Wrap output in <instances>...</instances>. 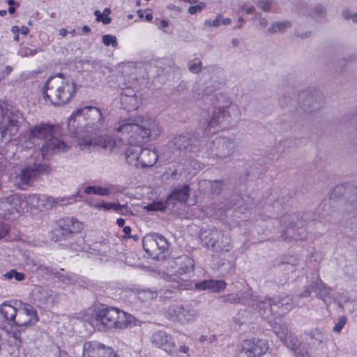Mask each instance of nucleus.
I'll list each match as a JSON object with an SVG mask.
<instances>
[{
  "mask_svg": "<svg viewBox=\"0 0 357 357\" xmlns=\"http://www.w3.org/2000/svg\"><path fill=\"white\" fill-rule=\"evenodd\" d=\"M83 357H117L114 350L97 341L86 342L83 344Z\"/></svg>",
  "mask_w": 357,
  "mask_h": 357,
  "instance_id": "f3484780",
  "label": "nucleus"
},
{
  "mask_svg": "<svg viewBox=\"0 0 357 357\" xmlns=\"http://www.w3.org/2000/svg\"><path fill=\"white\" fill-rule=\"evenodd\" d=\"M273 1L271 0H259L257 6L264 11H268L271 9V6Z\"/></svg>",
  "mask_w": 357,
  "mask_h": 357,
  "instance_id": "8fccbe9b",
  "label": "nucleus"
},
{
  "mask_svg": "<svg viewBox=\"0 0 357 357\" xmlns=\"http://www.w3.org/2000/svg\"><path fill=\"white\" fill-rule=\"evenodd\" d=\"M49 167L40 162H34L21 169L20 174L15 176V185L23 190H27L33 185L38 176L44 172L48 171Z\"/></svg>",
  "mask_w": 357,
  "mask_h": 357,
  "instance_id": "6e6552de",
  "label": "nucleus"
},
{
  "mask_svg": "<svg viewBox=\"0 0 357 357\" xmlns=\"http://www.w3.org/2000/svg\"><path fill=\"white\" fill-rule=\"evenodd\" d=\"M226 282L223 280H206L195 284V287L198 291L210 290L212 292H219L226 287Z\"/></svg>",
  "mask_w": 357,
  "mask_h": 357,
  "instance_id": "bb28decb",
  "label": "nucleus"
},
{
  "mask_svg": "<svg viewBox=\"0 0 357 357\" xmlns=\"http://www.w3.org/2000/svg\"><path fill=\"white\" fill-rule=\"evenodd\" d=\"M26 202L31 207L37 208L39 206L40 197L36 194L29 195L26 197Z\"/></svg>",
  "mask_w": 357,
  "mask_h": 357,
  "instance_id": "a18cd8bd",
  "label": "nucleus"
},
{
  "mask_svg": "<svg viewBox=\"0 0 357 357\" xmlns=\"http://www.w3.org/2000/svg\"><path fill=\"white\" fill-rule=\"evenodd\" d=\"M114 211L122 215H127L131 213V210L126 204H120L119 203H116Z\"/></svg>",
  "mask_w": 357,
  "mask_h": 357,
  "instance_id": "49530a36",
  "label": "nucleus"
},
{
  "mask_svg": "<svg viewBox=\"0 0 357 357\" xmlns=\"http://www.w3.org/2000/svg\"><path fill=\"white\" fill-rule=\"evenodd\" d=\"M107 127L105 118L99 109L85 107L77 109L68 119L69 132L77 138L82 150L91 146H100L112 150L116 146L115 140L109 135H98V132Z\"/></svg>",
  "mask_w": 357,
  "mask_h": 357,
  "instance_id": "f03ea898",
  "label": "nucleus"
},
{
  "mask_svg": "<svg viewBox=\"0 0 357 357\" xmlns=\"http://www.w3.org/2000/svg\"><path fill=\"white\" fill-rule=\"evenodd\" d=\"M205 244L208 248H211L215 252L229 251L230 248L229 238L220 234L217 231L211 232L210 236H206Z\"/></svg>",
  "mask_w": 357,
  "mask_h": 357,
  "instance_id": "aec40b11",
  "label": "nucleus"
},
{
  "mask_svg": "<svg viewBox=\"0 0 357 357\" xmlns=\"http://www.w3.org/2000/svg\"><path fill=\"white\" fill-rule=\"evenodd\" d=\"M128 322L130 321L127 319L124 312L109 307L99 309L91 319V324L98 330L125 328Z\"/></svg>",
  "mask_w": 357,
  "mask_h": 357,
  "instance_id": "39448f33",
  "label": "nucleus"
},
{
  "mask_svg": "<svg viewBox=\"0 0 357 357\" xmlns=\"http://www.w3.org/2000/svg\"><path fill=\"white\" fill-rule=\"evenodd\" d=\"M201 144L195 136L179 135L169 141L167 151L176 155L183 153H195L199 150Z\"/></svg>",
  "mask_w": 357,
  "mask_h": 357,
  "instance_id": "9d476101",
  "label": "nucleus"
},
{
  "mask_svg": "<svg viewBox=\"0 0 357 357\" xmlns=\"http://www.w3.org/2000/svg\"><path fill=\"white\" fill-rule=\"evenodd\" d=\"M305 334L309 337V339L313 342L314 344L316 343L319 344L323 342L324 334L318 328L313 329L310 332L305 333Z\"/></svg>",
  "mask_w": 357,
  "mask_h": 357,
  "instance_id": "e433bc0d",
  "label": "nucleus"
},
{
  "mask_svg": "<svg viewBox=\"0 0 357 357\" xmlns=\"http://www.w3.org/2000/svg\"><path fill=\"white\" fill-rule=\"evenodd\" d=\"M218 103L219 100L216 103H213V107H209L207 109H202L200 112L199 125L205 135L214 133V131H211V129L220 126H225L227 122L229 121V109L225 106L218 105Z\"/></svg>",
  "mask_w": 357,
  "mask_h": 357,
  "instance_id": "423d86ee",
  "label": "nucleus"
},
{
  "mask_svg": "<svg viewBox=\"0 0 357 357\" xmlns=\"http://www.w3.org/2000/svg\"><path fill=\"white\" fill-rule=\"evenodd\" d=\"M307 220L300 218V213H287L281 219L282 234L280 238L282 240L299 241L304 239L306 231L303 228Z\"/></svg>",
  "mask_w": 357,
  "mask_h": 357,
  "instance_id": "0eeeda50",
  "label": "nucleus"
},
{
  "mask_svg": "<svg viewBox=\"0 0 357 357\" xmlns=\"http://www.w3.org/2000/svg\"><path fill=\"white\" fill-rule=\"evenodd\" d=\"M116 224L119 227H122L125 225V220L123 218H118L116 220Z\"/></svg>",
  "mask_w": 357,
  "mask_h": 357,
  "instance_id": "774afa93",
  "label": "nucleus"
},
{
  "mask_svg": "<svg viewBox=\"0 0 357 357\" xmlns=\"http://www.w3.org/2000/svg\"><path fill=\"white\" fill-rule=\"evenodd\" d=\"M76 91L75 84L69 77L58 73L50 77L43 87L44 100L54 105L68 103Z\"/></svg>",
  "mask_w": 357,
  "mask_h": 357,
  "instance_id": "7ed1b4c3",
  "label": "nucleus"
},
{
  "mask_svg": "<svg viewBox=\"0 0 357 357\" xmlns=\"http://www.w3.org/2000/svg\"><path fill=\"white\" fill-rule=\"evenodd\" d=\"M120 102L123 109L128 112L137 109L140 104L135 91L131 88H126L121 92Z\"/></svg>",
  "mask_w": 357,
  "mask_h": 357,
  "instance_id": "5701e85b",
  "label": "nucleus"
},
{
  "mask_svg": "<svg viewBox=\"0 0 357 357\" xmlns=\"http://www.w3.org/2000/svg\"><path fill=\"white\" fill-rule=\"evenodd\" d=\"M204 183L210 187V190L212 194L219 195L222 189L223 181L221 180L217 181H205Z\"/></svg>",
  "mask_w": 357,
  "mask_h": 357,
  "instance_id": "4c0bfd02",
  "label": "nucleus"
},
{
  "mask_svg": "<svg viewBox=\"0 0 357 357\" xmlns=\"http://www.w3.org/2000/svg\"><path fill=\"white\" fill-rule=\"evenodd\" d=\"M54 276L59 281H61L67 285L73 284L77 281V276L75 275L65 273L57 271L54 273Z\"/></svg>",
  "mask_w": 357,
  "mask_h": 357,
  "instance_id": "72a5a7b5",
  "label": "nucleus"
},
{
  "mask_svg": "<svg viewBox=\"0 0 357 357\" xmlns=\"http://www.w3.org/2000/svg\"><path fill=\"white\" fill-rule=\"evenodd\" d=\"M252 295L250 291L246 292L239 291L222 296L220 300L223 303L231 304H248L249 297Z\"/></svg>",
  "mask_w": 357,
  "mask_h": 357,
  "instance_id": "cd10ccee",
  "label": "nucleus"
},
{
  "mask_svg": "<svg viewBox=\"0 0 357 357\" xmlns=\"http://www.w3.org/2000/svg\"><path fill=\"white\" fill-rule=\"evenodd\" d=\"M295 34L297 37H300L303 39H305V38H310L312 35V33L310 31H306L302 32L301 33L297 32Z\"/></svg>",
  "mask_w": 357,
  "mask_h": 357,
  "instance_id": "bf43d9fd",
  "label": "nucleus"
},
{
  "mask_svg": "<svg viewBox=\"0 0 357 357\" xmlns=\"http://www.w3.org/2000/svg\"><path fill=\"white\" fill-rule=\"evenodd\" d=\"M35 298L41 305L47 307L52 306L58 300L57 292L48 288L39 287L35 293Z\"/></svg>",
  "mask_w": 357,
  "mask_h": 357,
  "instance_id": "393cba45",
  "label": "nucleus"
},
{
  "mask_svg": "<svg viewBox=\"0 0 357 357\" xmlns=\"http://www.w3.org/2000/svg\"><path fill=\"white\" fill-rule=\"evenodd\" d=\"M237 147L236 142L230 138L218 137L209 146V154L213 158L224 160L231 156Z\"/></svg>",
  "mask_w": 357,
  "mask_h": 357,
  "instance_id": "4468645a",
  "label": "nucleus"
},
{
  "mask_svg": "<svg viewBox=\"0 0 357 357\" xmlns=\"http://www.w3.org/2000/svg\"><path fill=\"white\" fill-rule=\"evenodd\" d=\"M8 124L0 130L1 137L4 139L8 135L9 137H11L17 132L19 127L23 121V116L18 110H11L8 115Z\"/></svg>",
  "mask_w": 357,
  "mask_h": 357,
  "instance_id": "412c9836",
  "label": "nucleus"
},
{
  "mask_svg": "<svg viewBox=\"0 0 357 357\" xmlns=\"http://www.w3.org/2000/svg\"><path fill=\"white\" fill-rule=\"evenodd\" d=\"M178 280H176V278H174V280L172 281V284L167 287L165 289H160L158 292L149 290L148 292L151 294L150 298H155L159 294L160 298L167 299L172 298L178 291L192 289V284L189 282L179 277H178Z\"/></svg>",
  "mask_w": 357,
  "mask_h": 357,
  "instance_id": "a211bd4d",
  "label": "nucleus"
},
{
  "mask_svg": "<svg viewBox=\"0 0 357 357\" xmlns=\"http://www.w3.org/2000/svg\"><path fill=\"white\" fill-rule=\"evenodd\" d=\"M342 14L345 20H351L353 22L357 23V13L351 14L349 9L345 8L342 10Z\"/></svg>",
  "mask_w": 357,
  "mask_h": 357,
  "instance_id": "09e8293b",
  "label": "nucleus"
},
{
  "mask_svg": "<svg viewBox=\"0 0 357 357\" xmlns=\"http://www.w3.org/2000/svg\"><path fill=\"white\" fill-rule=\"evenodd\" d=\"M291 26L289 21L277 22L271 24L268 29L269 33H273L276 32H284L288 27Z\"/></svg>",
  "mask_w": 357,
  "mask_h": 357,
  "instance_id": "c9c22d12",
  "label": "nucleus"
},
{
  "mask_svg": "<svg viewBox=\"0 0 357 357\" xmlns=\"http://www.w3.org/2000/svg\"><path fill=\"white\" fill-rule=\"evenodd\" d=\"M345 213H354V216L357 218V190H355L353 197H349L345 203L344 209Z\"/></svg>",
  "mask_w": 357,
  "mask_h": 357,
  "instance_id": "2f4dec72",
  "label": "nucleus"
},
{
  "mask_svg": "<svg viewBox=\"0 0 357 357\" xmlns=\"http://www.w3.org/2000/svg\"><path fill=\"white\" fill-rule=\"evenodd\" d=\"M173 262L178 266L177 272L181 275H187L194 271V260L186 255L176 257Z\"/></svg>",
  "mask_w": 357,
  "mask_h": 357,
  "instance_id": "a878e982",
  "label": "nucleus"
},
{
  "mask_svg": "<svg viewBox=\"0 0 357 357\" xmlns=\"http://www.w3.org/2000/svg\"><path fill=\"white\" fill-rule=\"evenodd\" d=\"M326 13V10L325 6L321 4H318L312 10L310 15L313 18L320 20L325 17Z\"/></svg>",
  "mask_w": 357,
  "mask_h": 357,
  "instance_id": "ea45409f",
  "label": "nucleus"
},
{
  "mask_svg": "<svg viewBox=\"0 0 357 357\" xmlns=\"http://www.w3.org/2000/svg\"><path fill=\"white\" fill-rule=\"evenodd\" d=\"M284 305V301L278 298H266L252 294L249 297L248 301V305L257 309L265 319L273 316L275 307H280Z\"/></svg>",
  "mask_w": 357,
  "mask_h": 357,
  "instance_id": "9b49d317",
  "label": "nucleus"
},
{
  "mask_svg": "<svg viewBox=\"0 0 357 357\" xmlns=\"http://www.w3.org/2000/svg\"><path fill=\"white\" fill-rule=\"evenodd\" d=\"M221 20H222V15H218L214 20H213V21L206 20L204 24L206 26H208L218 27L222 24Z\"/></svg>",
  "mask_w": 357,
  "mask_h": 357,
  "instance_id": "864d4df0",
  "label": "nucleus"
},
{
  "mask_svg": "<svg viewBox=\"0 0 357 357\" xmlns=\"http://www.w3.org/2000/svg\"><path fill=\"white\" fill-rule=\"evenodd\" d=\"M205 6L206 5L204 3L200 2L199 4L190 6L188 8V12L190 14L194 15L198 12L202 11L204 9V8H205Z\"/></svg>",
  "mask_w": 357,
  "mask_h": 357,
  "instance_id": "603ef678",
  "label": "nucleus"
},
{
  "mask_svg": "<svg viewBox=\"0 0 357 357\" xmlns=\"http://www.w3.org/2000/svg\"><path fill=\"white\" fill-rule=\"evenodd\" d=\"M123 231L124 233L123 238H128V236L130 235L131 233V228L129 226H126L123 229Z\"/></svg>",
  "mask_w": 357,
  "mask_h": 357,
  "instance_id": "e2e57ef3",
  "label": "nucleus"
},
{
  "mask_svg": "<svg viewBox=\"0 0 357 357\" xmlns=\"http://www.w3.org/2000/svg\"><path fill=\"white\" fill-rule=\"evenodd\" d=\"M36 54V50L30 49L27 47H22L18 52L21 56H29Z\"/></svg>",
  "mask_w": 357,
  "mask_h": 357,
  "instance_id": "3c124183",
  "label": "nucleus"
},
{
  "mask_svg": "<svg viewBox=\"0 0 357 357\" xmlns=\"http://www.w3.org/2000/svg\"><path fill=\"white\" fill-rule=\"evenodd\" d=\"M38 321L37 312L34 307L28 303H23L18 309L15 324L18 326H28L33 325Z\"/></svg>",
  "mask_w": 357,
  "mask_h": 357,
  "instance_id": "6ab92c4d",
  "label": "nucleus"
},
{
  "mask_svg": "<svg viewBox=\"0 0 357 357\" xmlns=\"http://www.w3.org/2000/svg\"><path fill=\"white\" fill-rule=\"evenodd\" d=\"M295 357H312L310 354L305 349H302L300 351H297Z\"/></svg>",
  "mask_w": 357,
  "mask_h": 357,
  "instance_id": "13d9d810",
  "label": "nucleus"
},
{
  "mask_svg": "<svg viewBox=\"0 0 357 357\" xmlns=\"http://www.w3.org/2000/svg\"><path fill=\"white\" fill-rule=\"evenodd\" d=\"M84 192L85 194H93L101 196H109L111 193V189L97 185L87 186L84 188Z\"/></svg>",
  "mask_w": 357,
  "mask_h": 357,
  "instance_id": "473e14b6",
  "label": "nucleus"
},
{
  "mask_svg": "<svg viewBox=\"0 0 357 357\" xmlns=\"http://www.w3.org/2000/svg\"><path fill=\"white\" fill-rule=\"evenodd\" d=\"M71 200H74V199H72V198H59L56 199V201L55 202V203L56 204H59V205H61V206H64V205H67L68 204H71L72 202H70Z\"/></svg>",
  "mask_w": 357,
  "mask_h": 357,
  "instance_id": "4d7b16f0",
  "label": "nucleus"
},
{
  "mask_svg": "<svg viewBox=\"0 0 357 357\" xmlns=\"http://www.w3.org/2000/svg\"><path fill=\"white\" fill-rule=\"evenodd\" d=\"M116 203L105 202L103 201L98 202L95 204L94 207L97 208H103L105 211L113 210L116 207Z\"/></svg>",
  "mask_w": 357,
  "mask_h": 357,
  "instance_id": "c03bdc74",
  "label": "nucleus"
},
{
  "mask_svg": "<svg viewBox=\"0 0 357 357\" xmlns=\"http://www.w3.org/2000/svg\"><path fill=\"white\" fill-rule=\"evenodd\" d=\"M13 71V68L10 66H6L1 74L3 77L8 76Z\"/></svg>",
  "mask_w": 357,
  "mask_h": 357,
  "instance_id": "052dcab7",
  "label": "nucleus"
},
{
  "mask_svg": "<svg viewBox=\"0 0 357 357\" xmlns=\"http://www.w3.org/2000/svg\"><path fill=\"white\" fill-rule=\"evenodd\" d=\"M4 277L7 279L15 278L17 281H22L24 279L25 275L23 273L17 272L16 270L12 269L5 273Z\"/></svg>",
  "mask_w": 357,
  "mask_h": 357,
  "instance_id": "37998d69",
  "label": "nucleus"
},
{
  "mask_svg": "<svg viewBox=\"0 0 357 357\" xmlns=\"http://www.w3.org/2000/svg\"><path fill=\"white\" fill-rule=\"evenodd\" d=\"M37 269L42 271L43 273L46 274H50L54 275V273L56 271L54 270L52 268L46 266L45 265L39 264L37 266Z\"/></svg>",
  "mask_w": 357,
  "mask_h": 357,
  "instance_id": "5fc2aeb1",
  "label": "nucleus"
},
{
  "mask_svg": "<svg viewBox=\"0 0 357 357\" xmlns=\"http://www.w3.org/2000/svg\"><path fill=\"white\" fill-rule=\"evenodd\" d=\"M313 289H312L311 288V285L310 287H305V289L303 290V292H301L298 296H296L294 298V299H296L297 298H305V297H308L310 296L311 294V292Z\"/></svg>",
  "mask_w": 357,
  "mask_h": 357,
  "instance_id": "6e6d98bb",
  "label": "nucleus"
},
{
  "mask_svg": "<svg viewBox=\"0 0 357 357\" xmlns=\"http://www.w3.org/2000/svg\"><path fill=\"white\" fill-rule=\"evenodd\" d=\"M142 245L145 252L153 259L162 258L161 255L168 251L169 243L161 234L158 233L149 234L145 236L142 240Z\"/></svg>",
  "mask_w": 357,
  "mask_h": 357,
  "instance_id": "1a4fd4ad",
  "label": "nucleus"
},
{
  "mask_svg": "<svg viewBox=\"0 0 357 357\" xmlns=\"http://www.w3.org/2000/svg\"><path fill=\"white\" fill-rule=\"evenodd\" d=\"M17 312L18 309L17 310L15 307L6 302H4L0 305V313L6 319L13 321L14 324Z\"/></svg>",
  "mask_w": 357,
  "mask_h": 357,
  "instance_id": "c756f323",
  "label": "nucleus"
},
{
  "mask_svg": "<svg viewBox=\"0 0 357 357\" xmlns=\"http://www.w3.org/2000/svg\"><path fill=\"white\" fill-rule=\"evenodd\" d=\"M169 205V202L166 201H154L151 204H149L144 206V209L146 211H164Z\"/></svg>",
  "mask_w": 357,
  "mask_h": 357,
  "instance_id": "f704fd0d",
  "label": "nucleus"
},
{
  "mask_svg": "<svg viewBox=\"0 0 357 357\" xmlns=\"http://www.w3.org/2000/svg\"><path fill=\"white\" fill-rule=\"evenodd\" d=\"M102 43L105 46H112L116 47L118 46L117 38L115 36L110 34H105L102 36Z\"/></svg>",
  "mask_w": 357,
  "mask_h": 357,
  "instance_id": "79ce46f5",
  "label": "nucleus"
},
{
  "mask_svg": "<svg viewBox=\"0 0 357 357\" xmlns=\"http://www.w3.org/2000/svg\"><path fill=\"white\" fill-rule=\"evenodd\" d=\"M150 342L153 347L162 349L169 356H177L175 340L167 332L162 330L153 332L150 337Z\"/></svg>",
  "mask_w": 357,
  "mask_h": 357,
  "instance_id": "dca6fc26",
  "label": "nucleus"
},
{
  "mask_svg": "<svg viewBox=\"0 0 357 357\" xmlns=\"http://www.w3.org/2000/svg\"><path fill=\"white\" fill-rule=\"evenodd\" d=\"M114 130L121 133L122 139L129 144L125 151V156L130 165L145 168L156 163L158 155L155 151L142 148L141 145L151 137L156 138L160 135L161 130L155 120L142 117L125 119L115 124Z\"/></svg>",
  "mask_w": 357,
  "mask_h": 357,
  "instance_id": "f257e3e1",
  "label": "nucleus"
},
{
  "mask_svg": "<svg viewBox=\"0 0 357 357\" xmlns=\"http://www.w3.org/2000/svg\"><path fill=\"white\" fill-rule=\"evenodd\" d=\"M29 139L36 145L40 144L39 141H44L40 149L43 157L68 149L66 144L55 137L54 128L50 125L36 126L29 133Z\"/></svg>",
  "mask_w": 357,
  "mask_h": 357,
  "instance_id": "20e7f679",
  "label": "nucleus"
},
{
  "mask_svg": "<svg viewBox=\"0 0 357 357\" xmlns=\"http://www.w3.org/2000/svg\"><path fill=\"white\" fill-rule=\"evenodd\" d=\"M287 259V261H285L287 264H291L292 265H295L296 264V259L295 258H294L293 257H288L286 258Z\"/></svg>",
  "mask_w": 357,
  "mask_h": 357,
  "instance_id": "69168bd1",
  "label": "nucleus"
},
{
  "mask_svg": "<svg viewBox=\"0 0 357 357\" xmlns=\"http://www.w3.org/2000/svg\"><path fill=\"white\" fill-rule=\"evenodd\" d=\"M347 319L345 316H341L337 321V323L333 327V331L335 333H340L346 324Z\"/></svg>",
  "mask_w": 357,
  "mask_h": 357,
  "instance_id": "de8ad7c7",
  "label": "nucleus"
},
{
  "mask_svg": "<svg viewBox=\"0 0 357 357\" xmlns=\"http://www.w3.org/2000/svg\"><path fill=\"white\" fill-rule=\"evenodd\" d=\"M190 188L188 185L182 187L176 188L172 190L169 195L167 200L169 202L172 199H174L181 202H185L189 197Z\"/></svg>",
  "mask_w": 357,
  "mask_h": 357,
  "instance_id": "c85d7f7f",
  "label": "nucleus"
},
{
  "mask_svg": "<svg viewBox=\"0 0 357 357\" xmlns=\"http://www.w3.org/2000/svg\"><path fill=\"white\" fill-rule=\"evenodd\" d=\"M231 20L230 18H224L223 16L222 15L221 22L222 24L228 25L231 23Z\"/></svg>",
  "mask_w": 357,
  "mask_h": 357,
  "instance_id": "338daca9",
  "label": "nucleus"
},
{
  "mask_svg": "<svg viewBox=\"0 0 357 357\" xmlns=\"http://www.w3.org/2000/svg\"><path fill=\"white\" fill-rule=\"evenodd\" d=\"M311 288L316 293V296L321 299L326 305L331 304L333 301L332 289L325 284L320 278H317L311 284Z\"/></svg>",
  "mask_w": 357,
  "mask_h": 357,
  "instance_id": "b1692460",
  "label": "nucleus"
},
{
  "mask_svg": "<svg viewBox=\"0 0 357 357\" xmlns=\"http://www.w3.org/2000/svg\"><path fill=\"white\" fill-rule=\"evenodd\" d=\"M188 70L194 74L199 73L202 70V62L199 58H195L188 61Z\"/></svg>",
  "mask_w": 357,
  "mask_h": 357,
  "instance_id": "58836bf2",
  "label": "nucleus"
},
{
  "mask_svg": "<svg viewBox=\"0 0 357 357\" xmlns=\"http://www.w3.org/2000/svg\"><path fill=\"white\" fill-rule=\"evenodd\" d=\"M287 347L289 349L294 351L295 356L297 351H300L302 349H305V347L302 346L301 342L296 337L290 339L287 344Z\"/></svg>",
  "mask_w": 357,
  "mask_h": 357,
  "instance_id": "a19ab883",
  "label": "nucleus"
},
{
  "mask_svg": "<svg viewBox=\"0 0 357 357\" xmlns=\"http://www.w3.org/2000/svg\"><path fill=\"white\" fill-rule=\"evenodd\" d=\"M257 204L256 202L254 199L247 200L245 203L246 208H252V206H255Z\"/></svg>",
  "mask_w": 357,
  "mask_h": 357,
  "instance_id": "0e129e2a",
  "label": "nucleus"
},
{
  "mask_svg": "<svg viewBox=\"0 0 357 357\" xmlns=\"http://www.w3.org/2000/svg\"><path fill=\"white\" fill-rule=\"evenodd\" d=\"M189 347L187 345L183 344L180 346L178 349H177V352L179 351L180 353L187 354L189 351Z\"/></svg>",
  "mask_w": 357,
  "mask_h": 357,
  "instance_id": "680f3d73",
  "label": "nucleus"
},
{
  "mask_svg": "<svg viewBox=\"0 0 357 357\" xmlns=\"http://www.w3.org/2000/svg\"><path fill=\"white\" fill-rule=\"evenodd\" d=\"M82 229V223L74 218H63L59 220L57 226L53 229V238L60 241L68 238L73 234Z\"/></svg>",
  "mask_w": 357,
  "mask_h": 357,
  "instance_id": "2eb2a0df",
  "label": "nucleus"
},
{
  "mask_svg": "<svg viewBox=\"0 0 357 357\" xmlns=\"http://www.w3.org/2000/svg\"><path fill=\"white\" fill-rule=\"evenodd\" d=\"M243 351L248 357H259L268 349L267 344L261 340H246L243 342Z\"/></svg>",
  "mask_w": 357,
  "mask_h": 357,
  "instance_id": "4be33fe9",
  "label": "nucleus"
},
{
  "mask_svg": "<svg viewBox=\"0 0 357 357\" xmlns=\"http://www.w3.org/2000/svg\"><path fill=\"white\" fill-rule=\"evenodd\" d=\"M298 103L305 113L314 114L324 105V97L321 93L314 90H305L298 95Z\"/></svg>",
  "mask_w": 357,
  "mask_h": 357,
  "instance_id": "ddd939ff",
  "label": "nucleus"
},
{
  "mask_svg": "<svg viewBox=\"0 0 357 357\" xmlns=\"http://www.w3.org/2000/svg\"><path fill=\"white\" fill-rule=\"evenodd\" d=\"M168 317L173 321L185 324L193 322L199 316L198 310L192 304H173L167 311Z\"/></svg>",
  "mask_w": 357,
  "mask_h": 357,
  "instance_id": "f8f14e48",
  "label": "nucleus"
},
{
  "mask_svg": "<svg viewBox=\"0 0 357 357\" xmlns=\"http://www.w3.org/2000/svg\"><path fill=\"white\" fill-rule=\"evenodd\" d=\"M235 266L234 260L222 259L219 265L220 272L223 276L231 275L235 271Z\"/></svg>",
  "mask_w": 357,
  "mask_h": 357,
  "instance_id": "7c9ffc66",
  "label": "nucleus"
}]
</instances>
